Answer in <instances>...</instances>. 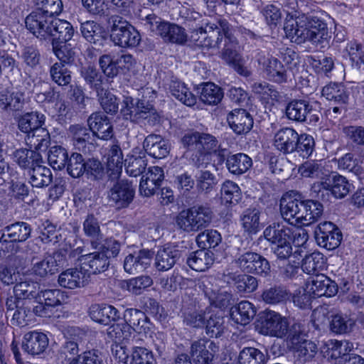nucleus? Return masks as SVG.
Segmentation results:
<instances>
[{"instance_id": "2", "label": "nucleus", "mask_w": 364, "mask_h": 364, "mask_svg": "<svg viewBox=\"0 0 364 364\" xmlns=\"http://www.w3.org/2000/svg\"><path fill=\"white\" fill-rule=\"evenodd\" d=\"M201 25L196 26L191 33V41L196 46L207 49H220L225 39L230 36L228 22L225 20H220L218 24L204 22L202 19Z\"/></svg>"}, {"instance_id": "3", "label": "nucleus", "mask_w": 364, "mask_h": 364, "mask_svg": "<svg viewBox=\"0 0 364 364\" xmlns=\"http://www.w3.org/2000/svg\"><path fill=\"white\" fill-rule=\"evenodd\" d=\"M110 39L115 46L123 48L136 47L141 41L139 32L127 19L119 15H112L107 20Z\"/></svg>"}, {"instance_id": "25", "label": "nucleus", "mask_w": 364, "mask_h": 364, "mask_svg": "<svg viewBox=\"0 0 364 364\" xmlns=\"http://www.w3.org/2000/svg\"><path fill=\"white\" fill-rule=\"evenodd\" d=\"M153 258V252L149 250H141L136 253L129 254L124 261V269L129 274L143 272L148 268Z\"/></svg>"}, {"instance_id": "59", "label": "nucleus", "mask_w": 364, "mask_h": 364, "mask_svg": "<svg viewBox=\"0 0 364 364\" xmlns=\"http://www.w3.org/2000/svg\"><path fill=\"white\" fill-rule=\"evenodd\" d=\"M125 168L127 173L134 177L141 174L146 166L147 160L144 154L143 155H130L125 159Z\"/></svg>"}, {"instance_id": "42", "label": "nucleus", "mask_w": 364, "mask_h": 364, "mask_svg": "<svg viewBox=\"0 0 364 364\" xmlns=\"http://www.w3.org/2000/svg\"><path fill=\"white\" fill-rule=\"evenodd\" d=\"M256 310L253 304L248 301H242L237 306L231 309L230 316L237 323L246 325L255 317Z\"/></svg>"}, {"instance_id": "61", "label": "nucleus", "mask_w": 364, "mask_h": 364, "mask_svg": "<svg viewBox=\"0 0 364 364\" xmlns=\"http://www.w3.org/2000/svg\"><path fill=\"white\" fill-rule=\"evenodd\" d=\"M265 355L252 347L244 348L238 356V364H265Z\"/></svg>"}, {"instance_id": "23", "label": "nucleus", "mask_w": 364, "mask_h": 364, "mask_svg": "<svg viewBox=\"0 0 364 364\" xmlns=\"http://www.w3.org/2000/svg\"><path fill=\"white\" fill-rule=\"evenodd\" d=\"M227 120L230 127L237 134L248 133L254 124L252 115L244 109H233L228 114Z\"/></svg>"}, {"instance_id": "11", "label": "nucleus", "mask_w": 364, "mask_h": 364, "mask_svg": "<svg viewBox=\"0 0 364 364\" xmlns=\"http://www.w3.org/2000/svg\"><path fill=\"white\" fill-rule=\"evenodd\" d=\"M53 17L43 11L36 9L26 18V26L36 38L40 40H48Z\"/></svg>"}, {"instance_id": "36", "label": "nucleus", "mask_w": 364, "mask_h": 364, "mask_svg": "<svg viewBox=\"0 0 364 364\" xmlns=\"http://www.w3.org/2000/svg\"><path fill=\"white\" fill-rule=\"evenodd\" d=\"M213 253L208 250H198L191 252L187 258V264L193 270L203 272L213 263Z\"/></svg>"}, {"instance_id": "27", "label": "nucleus", "mask_w": 364, "mask_h": 364, "mask_svg": "<svg viewBox=\"0 0 364 364\" xmlns=\"http://www.w3.org/2000/svg\"><path fill=\"white\" fill-rule=\"evenodd\" d=\"M89 275L80 268H70L63 272L58 276V284L60 287L74 289L83 287L87 282Z\"/></svg>"}, {"instance_id": "13", "label": "nucleus", "mask_w": 364, "mask_h": 364, "mask_svg": "<svg viewBox=\"0 0 364 364\" xmlns=\"http://www.w3.org/2000/svg\"><path fill=\"white\" fill-rule=\"evenodd\" d=\"M182 144L189 151L197 149L209 154L217 151L219 148L218 141L215 136L209 134L194 132L186 134L182 138Z\"/></svg>"}, {"instance_id": "49", "label": "nucleus", "mask_w": 364, "mask_h": 364, "mask_svg": "<svg viewBox=\"0 0 364 364\" xmlns=\"http://www.w3.org/2000/svg\"><path fill=\"white\" fill-rule=\"evenodd\" d=\"M169 90L171 95L183 104L191 107L196 103V97L183 82L178 80H171Z\"/></svg>"}, {"instance_id": "57", "label": "nucleus", "mask_w": 364, "mask_h": 364, "mask_svg": "<svg viewBox=\"0 0 364 364\" xmlns=\"http://www.w3.org/2000/svg\"><path fill=\"white\" fill-rule=\"evenodd\" d=\"M27 144L37 151L46 150L50 143V134L46 129H37L27 134Z\"/></svg>"}, {"instance_id": "17", "label": "nucleus", "mask_w": 364, "mask_h": 364, "mask_svg": "<svg viewBox=\"0 0 364 364\" xmlns=\"http://www.w3.org/2000/svg\"><path fill=\"white\" fill-rule=\"evenodd\" d=\"M258 63L262 65L264 73L270 80L277 83L287 81L289 71L278 59L260 55Z\"/></svg>"}, {"instance_id": "24", "label": "nucleus", "mask_w": 364, "mask_h": 364, "mask_svg": "<svg viewBox=\"0 0 364 364\" xmlns=\"http://www.w3.org/2000/svg\"><path fill=\"white\" fill-rule=\"evenodd\" d=\"M145 151L151 156L156 159L166 157L171 150V144L168 140L164 139L160 134H149L143 142Z\"/></svg>"}, {"instance_id": "63", "label": "nucleus", "mask_w": 364, "mask_h": 364, "mask_svg": "<svg viewBox=\"0 0 364 364\" xmlns=\"http://www.w3.org/2000/svg\"><path fill=\"white\" fill-rule=\"evenodd\" d=\"M323 264V255L318 252H314L304 258L301 268L305 273L313 276L317 274Z\"/></svg>"}, {"instance_id": "31", "label": "nucleus", "mask_w": 364, "mask_h": 364, "mask_svg": "<svg viewBox=\"0 0 364 364\" xmlns=\"http://www.w3.org/2000/svg\"><path fill=\"white\" fill-rule=\"evenodd\" d=\"M48 346L47 336L39 332H28L25 334L22 342L23 350L29 355H36L45 351Z\"/></svg>"}, {"instance_id": "20", "label": "nucleus", "mask_w": 364, "mask_h": 364, "mask_svg": "<svg viewBox=\"0 0 364 364\" xmlns=\"http://www.w3.org/2000/svg\"><path fill=\"white\" fill-rule=\"evenodd\" d=\"M299 134L293 128L283 127L279 129L274 136V147L284 154L295 152Z\"/></svg>"}, {"instance_id": "48", "label": "nucleus", "mask_w": 364, "mask_h": 364, "mask_svg": "<svg viewBox=\"0 0 364 364\" xmlns=\"http://www.w3.org/2000/svg\"><path fill=\"white\" fill-rule=\"evenodd\" d=\"M13 160L22 168H31L42 159L39 153L27 149H16L12 154Z\"/></svg>"}, {"instance_id": "58", "label": "nucleus", "mask_w": 364, "mask_h": 364, "mask_svg": "<svg viewBox=\"0 0 364 364\" xmlns=\"http://www.w3.org/2000/svg\"><path fill=\"white\" fill-rule=\"evenodd\" d=\"M67 150L60 146H52L48 154L50 165L55 170H62L66 166L68 161Z\"/></svg>"}, {"instance_id": "8", "label": "nucleus", "mask_w": 364, "mask_h": 364, "mask_svg": "<svg viewBox=\"0 0 364 364\" xmlns=\"http://www.w3.org/2000/svg\"><path fill=\"white\" fill-rule=\"evenodd\" d=\"M286 115L289 120L316 124L319 120L318 111L307 100H293L286 107Z\"/></svg>"}, {"instance_id": "52", "label": "nucleus", "mask_w": 364, "mask_h": 364, "mask_svg": "<svg viewBox=\"0 0 364 364\" xmlns=\"http://www.w3.org/2000/svg\"><path fill=\"white\" fill-rule=\"evenodd\" d=\"M322 95L329 101H333L337 105H345L348 99V95L341 84L331 83L323 87Z\"/></svg>"}, {"instance_id": "35", "label": "nucleus", "mask_w": 364, "mask_h": 364, "mask_svg": "<svg viewBox=\"0 0 364 364\" xmlns=\"http://www.w3.org/2000/svg\"><path fill=\"white\" fill-rule=\"evenodd\" d=\"M159 36L166 41L176 44H183L187 41L185 29L175 23H162L159 26Z\"/></svg>"}, {"instance_id": "60", "label": "nucleus", "mask_w": 364, "mask_h": 364, "mask_svg": "<svg viewBox=\"0 0 364 364\" xmlns=\"http://www.w3.org/2000/svg\"><path fill=\"white\" fill-rule=\"evenodd\" d=\"M51 80L59 86H66L71 82V72L63 63H55L50 68Z\"/></svg>"}, {"instance_id": "53", "label": "nucleus", "mask_w": 364, "mask_h": 364, "mask_svg": "<svg viewBox=\"0 0 364 364\" xmlns=\"http://www.w3.org/2000/svg\"><path fill=\"white\" fill-rule=\"evenodd\" d=\"M80 75L90 87L96 92L102 87V76L93 65H85L80 68Z\"/></svg>"}, {"instance_id": "26", "label": "nucleus", "mask_w": 364, "mask_h": 364, "mask_svg": "<svg viewBox=\"0 0 364 364\" xmlns=\"http://www.w3.org/2000/svg\"><path fill=\"white\" fill-rule=\"evenodd\" d=\"M181 257V251L176 247L164 245L160 247L155 255L154 265L158 271L171 269Z\"/></svg>"}, {"instance_id": "45", "label": "nucleus", "mask_w": 364, "mask_h": 364, "mask_svg": "<svg viewBox=\"0 0 364 364\" xmlns=\"http://www.w3.org/2000/svg\"><path fill=\"white\" fill-rule=\"evenodd\" d=\"M126 104V109L124 110V114H130L133 112L139 118L146 119L151 115L156 114V110L154 105L145 99L139 100L136 105H134L133 99L132 97H127L124 100Z\"/></svg>"}, {"instance_id": "38", "label": "nucleus", "mask_w": 364, "mask_h": 364, "mask_svg": "<svg viewBox=\"0 0 364 364\" xmlns=\"http://www.w3.org/2000/svg\"><path fill=\"white\" fill-rule=\"evenodd\" d=\"M46 117L38 112H26L18 119V127L23 133L29 134L33 131L42 129Z\"/></svg>"}, {"instance_id": "40", "label": "nucleus", "mask_w": 364, "mask_h": 364, "mask_svg": "<svg viewBox=\"0 0 364 364\" xmlns=\"http://www.w3.org/2000/svg\"><path fill=\"white\" fill-rule=\"evenodd\" d=\"M252 166V159L243 153L230 155L226 159V167L234 175L240 176L246 173Z\"/></svg>"}, {"instance_id": "56", "label": "nucleus", "mask_w": 364, "mask_h": 364, "mask_svg": "<svg viewBox=\"0 0 364 364\" xmlns=\"http://www.w3.org/2000/svg\"><path fill=\"white\" fill-rule=\"evenodd\" d=\"M195 178L198 190L205 193H210L218 183L215 174L208 170H199L196 173Z\"/></svg>"}, {"instance_id": "28", "label": "nucleus", "mask_w": 364, "mask_h": 364, "mask_svg": "<svg viewBox=\"0 0 364 364\" xmlns=\"http://www.w3.org/2000/svg\"><path fill=\"white\" fill-rule=\"evenodd\" d=\"M89 316L92 320L103 325H109L120 318L118 310L113 306L105 304H94L89 309Z\"/></svg>"}, {"instance_id": "32", "label": "nucleus", "mask_w": 364, "mask_h": 364, "mask_svg": "<svg viewBox=\"0 0 364 364\" xmlns=\"http://www.w3.org/2000/svg\"><path fill=\"white\" fill-rule=\"evenodd\" d=\"M353 344L348 341L330 340L323 346L321 353L328 360H336V363L343 357L352 355Z\"/></svg>"}, {"instance_id": "10", "label": "nucleus", "mask_w": 364, "mask_h": 364, "mask_svg": "<svg viewBox=\"0 0 364 364\" xmlns=\"http://www.w3.org/2000/svg\"><path fill=\"white\" fill-rule=\"evenodd\" d=\"M292 329V325L289 326L287 318L277 312L269 311L265 314L262 322V331L270 336L279 338H285L287 343L289 342V336Z\"/></svg>"}, {"instance_id": "22", "label": "nucleus", "mask_w": 364, "mask_h": 364, "mask_svg": "<svg viewBox=\"0 0 364 364\" xmlns=\"http://www.w3.org/2000/svg\"><path fill=\"white\" fill-rule=\"evenodd\" d=\"M63 256L60 252H54L41 261L33 264L32 273L39 277H46L56 273L63 264Z\"/></svg>"}, {"instance_id": "34", "label": "nucleus", "mask_w": 364, "mask_h": 364, "mask_svg": "<svg viewBox=\"0 0 364 364\" xmlns=\"http://www.w3.org/2000/svg\"><path fill=\"white\" fill-rule=\"evenodd\" d=\"M83 232L87 237L93 249H99L104 242V235L100 229L99 220L92 214L88 215L85 219L83 224Z\"/></svg>"}, {"instance_id": "19", "label": "nucleus", "mask_w": 364, "mask_h": 364, "mask_svg": "<svg viewBox=\"0 0 364 364\" xmlns=\"http://www.w3.org/2000/svg\"><path fill=\"white\" fill-rule=\"evenodd\" d=\"M223 280L228 284H235L240 293H252L258 287L257 279L251 275L239 274L230 269H225L222 275Z\"/></svg>"}, {"instance_id": "64", "label": "nucleus", "mask_w": 364, "mask_h": 364, "mask_svg": "<svg viewBox=\"0 0 364 364\" xmlns=\"http://www.w3.org/2000/svg\"><path fill=\"white\" fill-rule=\"evenodd\" d=\"M206 335L210 338L220 337L225 331V320L223 316L211 315L205 321L204 326Z\"/></svg>"}, {"instance_id": "12", "label": "nucleus", "mask_w": 364, "mask_h": 364, "mask_svg": "<svg viewBox=\"0 0 364 364\" xmlns=\"http://www.w3.org/2000/svg\"><path fill=\"white\" fill-rule=\"evenodd\" d=\"M315 238L320 247L332 250L337 248L342 240V233L331 222L318 224L314 231Z\"/></svg>"}, {"instance_id": "39", "label": "nucleus", "mask_w": 364, "mask_h": 364, "mask_svg": "<svg viewBox=\"0 0 364 364\" xmlns=\"http://www.w3.org/2000/svg\"><path fill=\"white\" fill-rule=\"evenodd\" d=\"M123 154L118 144H113L107 159V174L110 180L117 179L122 171Z\"/></svg>"}, {"instance_id": "18", "label": "nucleus", "mask_w": 364, "mask_h": 364, "mask_svg": "<svg viewBox=\"0 0 364 364\" xmlns=\"http://www.w3.org/2000/svg\"><path fill=\"white\" fill-rule=\"evenodd\" d=\"M70 132L75 148L84 153H90L96 147V139L90 129L79 124L72 125Z\"/></svg>"}, {"instance_id": "16", "label": "nucleus", "mask_w": 364, "mask_h": 364, "mask_svg": "<svg viewBox=\"0 0 364 364\" xmlns=\"http://www.w3.org/2000/svg\"><path fill=\"white\" fill-rule=\"evenodd\" d=\"M82 269L89 276L107 270L109 267V256L103 251L99 250L81 255L79 258Z\"/></svg>"}, {"instance_id": "14", "label": "nucleus", "mask_w": 364, "mask_h": 364, "mask_svg": "<svg viewBox=\"0 0 364 364\" xmlns=\"http://www.w3.org/2000/svg\"><path fill=\"white\" fill-rule=\"evenodd\" d=\"M306 285L307 292L317 297H331L338 292L336 282L323 274L309 277Z\"/></svg>"}, {"instance_id": "55", "label": "nucleus", "mask_w": 364, "mask_h": 364, "mask_svg": "<svg viewBox=\"0 0 364 364\" xmlns=\"http://www.w3.org/2000/svg\"><path fill=\"white\" fill-rule=\"evenodd\" d=\"M355 326V321L346 315L340 314L332 315L330 321V329L337 334L350 333Z\"/></svg>"}, {"instance_id": "4", "label": "nucleus", "mask_w": 364, "mask_h": 364, "mask_svg": "<svg viewBox=\"0 0 364 364\" xmlns=\"http://www.w3.org/2000/svg\"><path fill=\"white\" fill-rule=\"evenodd\" d=\"M213 218V212L206 205H194L182 210L176 217L178 228L187 232H198L207 228Z\"/></svg>"}, {"instance_id": "46", "label": "nucleus", "mask_w": 364, "mask_h": 364, "mask_svg": "<svg viewBox=\"0 0 364 364\" xmlns=\"http://www.w3.org/2000/svg\"><path fill=\"white\" fill-rule=\"evenodd\" d=\"M26 104L24 94L21 92H7L0 95V107L8 112H18Z\"/></svg>"}, {"instance_id": "7", "label": "nucleus", "mask_w": 364, "mask_h": 364, "mask_svg": "<svg viewBox=\"0 0 364 364\" xmlns=\"http://www.w3.org/2000/svg\"><path fill=\"white\" fill-rule=\"evenodd\" d=\"M235 262L243 272L262 277H267L270 273V265L268 260L257 252L247 251L242 254H238Z\"/></svg>"}, {"instance_id": "15", "label": "nucleus", "mask_w": 364, "mask_h": 364, "mask_svg": "<svg viewBox=\"0 0 364 364\" xmlns=\"http://www.w3.org/2000/svg\"><path fill=\"white\" fill-rule=\"evenodd\" d=\"M218 347L208 338H200L192 342L190 355L195 364H212Z\"/></svg>"}, {"instance_id": "51", "label": "nucleus", "mask_w": 364, "mask_h": 364, "mask_svg": "<svg viewBox=\"0 0 364 364\" xmlns=\"http://www.w3.org/2000/svg\"><path fill=\"white\" fill-rule=\"evenodd\" d=\"M260 211L254 208L245 210L240 220L244 230L249 234H256L260 229Z\"/></svg>"}, {"instance_id": "47", "label": "nucleus", "mask_w": 364, "mask_h": 364, "mask_svg": "<svg viewBox=\"0 0 364 364\" xmlns=\"http://www.w3.org/2000/svg\"><path fill=\"white\" fill-rule=\"evenodd\" d=\"M30 183L33 187L42 188L48 186L52 181V173L50 168L36 164L29 171Z\"/></svg>"}, {"instance_id": "9", "label": "nucleus", "mask_w": 364, "mask_h": 364, "mask_svg": "<svg viewBox=\"0 0 364 364\" xmlns=\"http://www.w3.org/2000/svg\"><path fill=\"white\" fill-rule=\"evenodd\" d=\"M303 198L299 193L291 191L284 195L280 200V212L289 223L301 225Z\"/></svg>"}, {"instance_id": "1", "label": "nucleus", "mask_w": 364, "mask_h": 364, "mask_svg": "<svg viewBox=\"0 0 364 364\" xmlns=\"http://www.w3.org/2000/svg\"><path fill=\"white\" fill-rule=\"evenodd\" d=\"M284 30L287 38L297 44L309 41L320 48L328 46L331 38L326 23L317 18L305 15L287 19Z\"/></svg>"}, {"instance_id": "30", "label": "nucleus", "mask_w": 364, "mask_h": 364, "mask_svg": "<svg viewBox=\"0 0 364 364\" xmlns=\"http://www.w3.org/2000/svg\"><path fill=\"white\" fill-rule=\"evenodd\" d=\"M263 235L272 247L291 242L292 230L282 223H273L264 229Z\"/></svg>"}, {"instance_id": "29", "label": "nucleus", "mask_w": 364, "mask_h": 364, "mask_svg": "<svg viewBox=\"0 0 364 364\" xmlns=\"http://www.w3.org/2000/svg\"><path fill=\"white\" fill-rule=\"evenodd\" d=\"M74 29L71 23L65 20L53 17V22L50 27L49 40L51 44L66 43L72 39Z\"/></svg>"}, {"instance_id": "44", "label": "nucleus", "mask_w": 364, "mask_h": 364, "mask_svg": "<svg viewBox=\"0 0 364 364\" xmlns=\"http://www.w3.org/2000/svg\"><path fill=\"white\" fill-rule=\"evenodd\" d=\"M326 178L330 183L333 198L336 199L344 198L353 188V184L346 177L338 173H333Z\"/></svg>"}, {"instance_id": "43", "label": "nucleus", "mask_w": 364, "mask_h": 364, "mask_svg": "<svg viewBox=\"0 0 364 364\" xmlns=\"http://www.w3.org/2000/svg\"><path fill=\"white\" fill-rule=\"evenodd\" d=\"M124 324L129 327V331L141 333L146 331V325L149 321L145 314L136 309H127L124 313Z\"/></svg>"}, {"instance_id": "6", "label": "nucleus", "mask_w": 364, "mask_h": 364, "mask_svg": "<svg viewBox=\"0 0 364 364\" xmlns=\"http://www.w3.org/2000/svg\"><path fill=\"white\" fill-rule=\"evenodd\" d=\"M111 181L114 183L107 191V198L110 205L116 209L129 207L135 196V186L132 181L119 178Z\"/></svg>"}, {"instance_id": "21", "label": "nucleus", "mask_w": 364, "mask_h": 364, "mask_svg": "<svg viewBox=\"0 0 364 364\" xmlns=\"http://www.w3.org/2000/svg\"><path fill=\"white\" fill-rule=\"evenodd\" d=\"M87 123L89 129L94 134L95 137L103 140H108L113 136V127L109 118L102 112H95L92 114Z\"/></svg>"}, {"instance_id": "5", "label": "nucleus", "mask_w": 364, "mask_h": 364, "mask_svg": "<svg viewBox=\"0 0 364 364\" xmlns=\"http://www.w3.org/2000/svg\"><path fill=\"white\" fill-rule=\"evenodd\" d=\"M301 333V325L299 323H294L290 336H289L287 346L293 350L294 357L299 363H305L314 358L318 348L314 342L303 339Z\"/></svg>"}, {"instance_id": "54", "label": "nucleus", "mask_w": 364, "mask_h": 364, "mask_svg": "<svg viewBox=\"0 0 364 364\" xmlns=\"http://www.w3.org/2000/svg\"><path fill=\"white\" fill-rule=\"evenodd\" d=\"M223 97L222 89L213 82L203 85L200 99L205 104L217 105Z\"/></svg>"}, {"instance_id": "41", "label": "nucleus", "mask_w": 364, "mask_h": 364, "mask_svg": "<svg viewBox=\"0 0 364 364\" xmlns=\"http://www.w3.org/2000/svg\"><path fill=\"white\" fill-rule=\"evenodd\" d=\"M301 215V225H309L321 217L323 211V205L314 200H304Z\"/></svg>"}, {"instance_id": "50", "label": "nucleus", "mask_w": 364, "mask_h": 364, "mask_svg": "<svg viewBox=\"0 0 364 364\" xmlns=\"http://www.w3.org/2000/svg\"><path fill=\"white\" fill-rule=\"evenodd\" d=\"M223 46L222 50L220 52V57L228 65H231L235 63L237 60H241L240 55L237 52L238 43L232 34L227 36Z\"/></svg>"}, {"instance_id": "62", "label": "nucleus", "mask_w": 364, "mask_h": 364, "mask_svg": "<svg viewBox=\"0 0 364 364\" xmlns=\"http://www.w3.org/2000/svg\"><path fill=\"white\" fill-rule=\"evenodd\" d=\"M329 184L327 178H323L321 181L314 183L311 188V196L318 202L319 200L324 203L330 202L333 198V195Z\"/></svg>"}, {"instance_id": "33", "label": "nucleus", "mask_w": 364, "mask_h": 364, "mask_svg": "<svg viewBox=\"0 0 364 364\" xmlns=\"http://www.w3.org/2000/svg\"><path fill=\"white\" fill-rule=\"evenodd\" d=\"M31 227L25 222H16L4 227L0 230V236L3 241L9 240L12 242H24L28 239L31 233Z\"/></svg>"}, {"instance_id": "37", "label": "nucleus", "mask_w": 364, "mask_h": 364, "mask_svg": "<svg viewBox=\"0 0 364 364\" xmlns=\"http://www.w3.org/2000/svg\"><path fill=\"white\" fill-rule=\"evenodd\" d=\"M82 37L89 43L95 46H102L105 41L103 27L94 21H86L80 24Z\"/></svg>"}]
</instances>
